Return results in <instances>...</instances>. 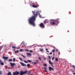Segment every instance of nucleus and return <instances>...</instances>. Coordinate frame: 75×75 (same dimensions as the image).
Listing matches in <instances>:
<instances>
[{"instance_id":"obj_5","label":"nucleus","mask_w":75,"mask_h":75,"mask_svg":"<svg viewBox=\"0 0 75 75\" xmlns=\"http://www.w3.org/2000/svg\"><path fill=\"white\" fill-rule=\"evenodd\" d=\"M10 64H11V67L13 68H14V66L16 65V64H15L14 63H12L10 62Z\"/></svg>"},{"instance_id":"obj_28","label":"nucleus","mask_w":75,"mask_h":75,"mask_svg":"<svg viewBox=\"0 0 75 75\" xmlns=\"http://www.w3.org/2000/svg\"><path fill=\"white\" fill-rule=\"evenodd\" d=\"M21 55H22V57H24V58H25V56H24L23 54H21Z\"/></svg>"},{"instance_id":"obj_17","label":"nucleus","mask_w":75,"mask_h":75,"mask_svg":"<svg viewBox=\"0 0 75 75\" xmlns=\"http://www.w3.org/2000/svg\"><path fill=\"white\" fill-rule=\"evenodd\" d=\"M27 67H28V68L30 67V64H27Z\"/></svg>"},{"instance_id":"obj_52","label":"nucleus","mask_w":75,"mask_h":75,"mask_svg":"<svg viewBox=\"0 0 75 75\" xmlns=\"http://www.w3.org/2000/svg\"><path fill=\"white\" fill-rule=\"evenodd\" d=\"M60 54V52H59V55Z\"/></svg>"},{"instance_id":"obj_43","label":"nucleus","mask_w":75,"mask_h":75,"mask_svg":"<svg viewBox=\"0 0 75 75\" xmlns=\"http://www.w3.org/2000/svg\"><path fill=\"white\" fill-rule=\"evenodd\" d=\"M50 54L51 55V54H52V52H51L50 53Z\"/></svg>"},{"instance_id":"obj_21","label":"nucleus","mask_w":75,"mask_h":75,"mask_svg":"<svg viewBox=\"0 0 75 75\" xmlns=\"http://www.w3.org/2000/svg\"><path fill=\"white\" fill-rule=\"evenodd\" d=\"M27 61H28V62H32V61H30L29 60H28Z\"/></svg>"},{"instance_id":"obj_38","label":"nucleus","mask_w":75,"mask_h":75,"mask_svg":"<svg viewBox=\"0 0 75 75\" xmlns=\"http://www.w3.org/2000/svg\"><path fill=\"white\" fill-rule=\"evenodd\" d=\"M25 51H29V50H28L25 49Z\"/></svg>"},{"instance_id":"obj_48","label":"nucleus","mask_w":75,"mask_h":75,"mask_svg":"<svg viewBox=\"0 0 75 75\" xmlns=\"http://www.w3.org/2000/svg\"><path fill=\"white\" fill-rule=\"evenodd\" d=\"M46 52H49V51L47 50L46 51Z\"/></svg>"},{"instance_id":"obj_30","label":"nucleus","mask_w":75,"mask_h":75,"mask_svg":"<svg viewBox=\"0 0 75 75\" xmlns=\"http://www.w3.org/2000/svg\"><path fill=\"white\" fill-rule=\"evenodd\" d=\"M5 68H6V69H7V68H8V67H7V66H5Z\"/></svg>"},{"instance_id":"obj_55","label":"nucleus","mask_w":75,"mask_h":75,"mask_svg":"<svg viewBox=\"0 0 75 75\" xmlns=\"http://www.w3.org/2000/svg\"><path fill=\"white\" fill-rule=\"evenodd\" d=\"M29 74H30V72L29 71Z\"/></svg>"},{"instance_id":"obj_19","label":"nucleus","mask_w":75,"mask_h":75,"mask_svg":"<svg viewBox=\"0 0 75 75\" xmlns=\"http://www.w3.org/2000/svg\"><path fill=\"white\" fill-rule=\"evenodd\" d=\"M12 47L13 48H14L15 49V48H16V46H13Z\"/></svg>"},{"instance_id":"obj_10","label":"nucleus","mask_w":75,"mask_h":75,"mask_svg":"<svg viewBox=\"0 0 75 75\" xmlns=\"http://www.w3.org/2000/svg\"><path fill=\"white\" fill-rule=\"evenodd\" d=\"M49 21H48V20L46 19L44 21V23L45 24H46V23H49Z\"/></svg>"},{"instance_id":"obj_16","label":"nucleus","mask_w":75,"mask_h":75,"mask_svg":"<svg viewBox=\"0 0 75 75\" xmlns=\"http://www.w3.org/2000/svg\"><path fill=\"white\" fill-rule=\"evenodd\" d=\"M8 75H11V73L9 71L8 74Z\"/></svg>"},{"instance_id":"obj_53","label":"nucleus","mask_w":75,"mask_h":75,"mask_svg":"<svg viewBox=\"0 0 75 75\" xmlns=\"http://www.w3.org/2000/svg\"><path fill=\"white\" fill-rule=\"evenodd\" d=\"M45 50H48V49H46Z\"/></svg>"},{"instance_id":"obj_29","label":"nucleus","mask_w":75,"mask_h":75,"mask_svg":"<svg viewBox=\"0 0 75 75\" xmlns=\"http://www.w3.org/2000/svg\"><path fill=\"white\" fill-rule=\"evenodd\" d=\"M15 61H16V59L15 58H13V62H15Z\"/></svg>"},{"instance_id":"obj_47","label":"nucleus","mask_w":75,"mask_h":75,"mask_svg":"<svg viewBox=\"0 0 75 75\" xmlns=\"http://www.w3.org/2000/svg\"><path fill=\"white\" fill-rule=\"evenodd\" d=\"M17 49H20V47H18L17 48Z\"/></svg>"},{"instance_id":"obj_4","label":"nucleus","mask_w":75,"mask_h":75,"mask_svg":"<svg viewBox=\"0 0 75 75\" xmlns=\"http://www.w3.org/2000/svg\"><path fill=\"white\" fill-rule=\"evenodd\" d=\"M27 71H25L24 72H23L22 71H21L20 73V75H23L24 74H27Z\"/></svg>"},{"instance_id":"obj_54","label":"nucleus","mask_w":75,"mask_h":75,"mask_svg":"<svg viewBox=\"0 0 75 75\" xmlns=\"http://www.w3.org/2000/svg\"><path fill=\"white\" fill-rule=\"evenodd\" d=\"M35 61H39L38 60H36Z\"/></svg>"},{"instance_id":"obj_39","label":"nucleus","mask_w":75,"mask_h":75,"mask_svg":"<svg viewBox=\"0 0 75 75\" xmlns=\"http://www.w3.org/2000/svg\"><path fill=\"white\" fill-rule=\"evenodd\" d=\"M39 17H40V18H41V15H39Z\"/></svg>"},{"instance_id":"obj_56","label":"nucleus","mask_w":75,"mask_h":75,"mask_svg":"<svg viewBox=\"0 0 75 75\" xmlns=\"http://www.w3.org/2000/svg\"><path fill=\"white\" fill-rule=\"evenodd\" d=\"M14 50H16L14 49V50H13V51H14Z\"/></svg>"},{"instance_id":"obj_36","label":"nucleus","mask_w":75,"mask_h":75,"mask_svg":"<svg viewBox=\"0 0 75 75\" xmlns=\"http://www.w3.org/2000/svg\"><path fill=\"white\" fill-rule=\"evenodd\" d=\"M44 69L45 70H46V69H47V68H45V67H44Z\"/></svg>"},{"instance_id":"obj_50","label":"nucleus","mask_w":75,"mask_h":75,"mask_svg":"<svg viewBox=\"0 0 75 75\" xmlns=\"http://www.w3.org/2000/svg\"><path fill=\"white\" fill-rule=\"evenodd\" d=\"M73 75H75V73H73Z\"/></svg>"},{"instance_id":"obj_18","label":"nucleus","mask_w":75,"mask_h":75,"mask_svg":"<svg viewBox=\"0 0 75 75\" xmlns=\"http://www.w3.org/2000/svg\"><path fill=\"white\" fill-rule=\"evenodd\" d=\"M8 61V62H11V61H12V59H9Z\"/></svg>"},{"instance_id":"obj_40","label":"nucleus","mask_w":75,"mask_h":75,"mask_svg":"<svg viewBox=\"0 0 75 75\" xmlns=\"http://www.w3.org/2000/svg\"><path fill=\"white\" fill-rule=\"evenodd\" d=\"M45 72H48V71L46 70H45Z\"/></svg>"},{"instance_id":"obj_49","label":"nucleus","mask_w":75,"mask_h":75,"mask_svg":"<svg viewBox=\"0 0 75 75\" xmlns=\"http://www.w3.org/2000/svg\"><path fill=\"white\" fill-rule=\"evenodd\" d=\"M58 51V50L57 49L56 50V51Z\"/></svg>"},{"instance_id":"obj_27","label":"nucleus","mask_w":75,"mask_h":75,"mask_svg":"<svg viewBox=\"0 0 75 75\" xmlns=\"http://www.w3.org/2000/svg\"><path fill=\"white\" fill-rule=\"evenodd\" d=\"M24 62H25V63H26L27 64V63H28V62H27L25 60L24 61Z\"/></svg>"},{"instance_id":"obj_2","label":"nucleus","mask_w":75,"mask_h":75,"mask_svg":"<svg viewBox=\"0 0 75 75\" xmlns=\"http://www.w3.org/2000/svg\"><path fill=\"white\" fill-rule=\"evenodd\" d=\"M59 23V21L58 20H54V21H52L50 23V24L52 25H57Z\"/></svg>"},{"instance_id":"obj_14","label":"nucleus","mask_w":75,"mask_h":75,"mask_svg":"<svg viewBox=\"0 0 75 75\" xmlns=\"http://www.w3.org/2000/svg\"><path fill=\"white\" fill-rule=\"evenodd\" d=\"M38 62H32V64L33 63L34 65H35V64H37Z\"/></svg>"},{"instance_id":"obj_34","label":"nucleus","mask_w":75,"mask_h":75,"mask_svg":"<svg viewBox=\"0 0 75 75\" xmlns=\"http://www.w3.org/2000/svg\"><path fill=\"white\" fill-rule=\"evenodd\" d=\"M55 49H54L53 50H52V52H54V51H55Z\"/></svg>"},{"instance_id":"obj_31","label":"nucleus","mask_w":75,"mask_h":75,"mask_svg":"<svg viewBox=\"0 0 75 75\" xmlns=\"http://www.w3.org/2000/svg\"><path fill=\"white\" fill-rule=\"evenodd\" d=\"M38 59H40V61H41V60H42L41 59V57H38Z\"/></svg>"},{"instance_id":"obj_58","label":"nucleus","mask_w":75,"mask_h":75,"mask_svg":"<svg viewBox=\"0 0 75 75\" xmlns=\"http://www.w3.org/2000/svg\"><path fill=\"white\" fill-rule=\"evenodd\" d=\"M72 72H74V71H73Z\"/></svg>"},{"instance_id":"obj_41","label":"nucleus","mask_w":75,"mask_h":75,"mask_svg":"<svg viewBox=\"0 0 75 75\" xmlns=\"http://www.w3.org/2000/svg\"><path fill=\"white\" fill-rule=\"evenodd\" d=\"M44 59L45 60H45H46V58H45V57H44Z\"/></svg>"},{"instance_id":"obj_8","label":"nucleus","mask_w":75,"mask_h":75,"mask_svg":"<svg viewBox=\"0 0 75 75\" xmlns=\"http://www.w3.org/2000/svg\"><path fill=\"white\" fill-rule=\"evenodd\" d=\"M20 64L23 67H26L27 66V65H26V64H24V63H22V62H20Z\"/></svg>"},{"instance_id":"obj_12","label":"nucleus","mask_w":75,"mask_h":75,"mask_svg":"<svg viewBox=\"0 0 75 75\" xmlns=\"http://www.w3.org/2000/svg\"><path fill=\"white\" fill-rule=\"evenodd\" d=\"M8 58V57H3V59H6L7 61L8 60L7 59Z\"/></svg>"},{"instance_id":"obj_20","label":"nucleus","mask_w":75,"mask_h":75,"mask_svg":"<svg viewBox=\"0 0 75 75\" xmlns=\"http://www.w3.org/2000/svg\"><path fill=\"white\" fill-rule=\"evenodd\" d=\"M55 60L56 61H58V59H57V58H56Z\"/></svg>"},{"instance_id":"obj_24","label":"nucleus","mask_w":75,"mask_h":75,"mask_svg":"<svg viewBox=\"0 0 75 75\" xmlns=\"http://www.w3.org/2000/svg\"><path fill=\"white\" fill-rule=\"evenodd\" d=\"M19 59H20L21 60V61H23V60H22V59H21V58L20 57H19Z\"/></svg>"},{"instance_id":"obj_51","label":"nucleus","mask_w":75,"mask_h":75,"mask_svg":"<svg viewBox=\"0 0 75 75\" xmlns=\"http://www.w3.org/2000/svg\"><path fill=\"white\" fill-rule=\"evenodd\" d=\"M53 55L54 56L55 55V54L54 53H53Z\"/></svg>"},{"instance_id":"obj_37","label":"nucleus","mask_w":75,"mask_h":75,"mask_svg":"<svg viewBox=\"0 0 75 75\" xmlns=\"http://www.w3.org/2000/svg\"><path fill=\"white\" fill-rule=\"evenodd\" d=\"M55 57H53L52 58V60H54V59Z\"/></svg>"},{"instance_id":"obj_25","label":"nucleus","mask_w":75,"mask_h":75,"mask_svg":"<svg viewBox=\"0 0 75 75\" xmlns=\"http://www.w3.org/2000/svg\"><path fill=\"white\" fill-rule=\"evenodd\" d=\"M72 67H73V68L74 69H75V66H74V65H73Z\"/></svg>"},{"instance_id":"obj_11","label":"nucleus","mask_w":75,"mask_h":75,"mask_svg":"<svg viewBox=\"0 0 75 75\" xmlns=\"http://www.w3.org/2000/svg\"><path fill=\"white\" fill-rule=\"evenodd\" d=\"M49 64H50V65H52V67H54V66H53V64L51 62V60H49Z\"/></svg>"},{"instance_id":"obj_42","label":"nucleus","mask_w":75,"mask_h":75,"mask_svg":"<svg viewBox=\"0 0 75 75\" xmlns=\"http://www.w3.org/2000/svg\"><path fill=\"white\" fill-rule=\"evenodd\" d=\"M0 75H1V71H0Z\"/></svg>"},{"instance_id":"obj_15","label":"nucleus","mask_w":75,"mask_h":75,"mask_svg":"<svg viewBox=\"0 0 75 75\" xmlns=\"http://www.w3.org/2000/svg\"><path fill=\"white\" fill-rule=\"evenodd\" d=\"M67 51H69V52H71L72 51L71 50V49H70V48L68 49L67 50Z\"/></svg>"},{"instance_id":"obj_3","label":"nucleus","mask_w":75,"mask_h":75,"mask_svg":"<svg viewBox=\"0 0 75 75\" xmlns=\"http://www.w3.org/2000/svg\"><path fill=\"white\" fill-rule=\"evenodd\" d=\"M32 4L33 5L32 7L33 8H37L39 6L37 3H32Z\"/></svg>"},{"instance_id":"obj_57","label":"nucleus","mask_w":75,"mask_h":75,"mask_svg":"<svg viewBox=\"0 0 75 75\" xmlns=\"http://www.w3.org/2000/svg\"><path fill=\"white\" fill-rule=\"evenodd\" d=\"M5 47H6V45H5Z\"/></svg>"},{"instance_id":"obj_23","label":"nucleus","mask_w":75,"mask_h":75,"mask_svg":"<svg viewBox=\"0 0 75 75\" xmlns=\"http://www.w3.org/2000/svg\"><path fill=\"white\" fill-rule=\"evenodd\" d=\"M40 51H43V49H40Z\"/></svg>"},{"instance_id":"obj_7","label":"nucleus","mask_w":75,"mask_h":75,"mask_svg":"<svg viewBox=\"0 0 75 75\" xmlns=\"http://www.w3.org/2000/svg\"><path fill=\"white\" fill-rule=\"evenodd\" d=\"M19 74V72L16 71L13 73V75H17Z\"/></svg>"},{"instance_id":"obj_35","label":"nucleus","mask_w":75,"mask_h":75,"mask_svg":"<svg viewBox=\"0 0 75 75\" xmlns=\"http://www.w3.org/2000/svg\"><path fill=\"white\" fill-rule=\"evenodd\" d=\"M44 66H47V64H44Z\"/></svg>"},{"instance_id":"obj_45","label":"nucleus","mask_w":75,"mask_h":75,"mask_svg":"<svg viewBox=\"0 0 75 75\" xmlns=\"http://www.w3.org/2000/svg\"><path fill=\"white\" fill-rule=\"evenodd\" d=\"M1 63V60H0V64Z\"/></svg>"},{"instance_id":"obj_26","label":"nucleus","mask_w":75,"mask_h":75,"mask_svg":"<svg viewBox=\"0 0 75 75\" xmlns=\"http://www.w3.org/2000/svg\"><path fill=\"white\" fill-rule=\"evenodd\" d=\"M18 50H17L15 52V53H18Z\"/></svg>"},{"instance_id":"obj_22","label":"nucleus","mask_w":75,"mask_h":75,"mask_svg":"<svg viewBox=\"0 0 75 75\" xmlns=\"http://www.w3.org/2000/svg\"><path fill=\"white\" fill-rule=\"evenodd\" d=\"M1 65H4V63L3 62L1 63Z\"/></svg>"},{"instance_id":"obj_13","label":"nucleus","mask_w":75,"mask_h":75,"mask_svg":"<svg viewBox=\"0 0 75 75\" xmlns=\"http://www.w3.org/2000/svg\"><path fill=\"white\" fill-rule=\"evenodd\" d=\"M27 55L28 57H29V56H31V54L30 53H27Z\"/></svg>"},{"instance_id":"obj_46","label":"nucleus","mask_w":75,"mask_h":75,"mask_svg":"<svg viewBox=\"0 0 75 75\" xmlns=\"http://www.w3.org/2000/svg\"><path fill=\"white\" fill-rule=\"evenodd\" d=\"M0 48L1 49V48H2V47H1V46H0Z\"/></svg>"},{"instance_id":"obj_33","label":"nucleus","mask_w":75,"mask_h":75,"mask_svg":"<svg viewBox=\"0 0 75 75\" xmlns=\"http://www.w3.org/2000/svg\"><path fill=\"white\" fill-rule=\"evenodd\" d=\"M23 49H21V50H20V52H21V51H23Z\"/></svg>"},{"instance_id":"obj_32","label":"nucleus","mask_w":75,"mask_h":75,"mask_svg":"<svg viewBox=\"0 0 75 75\" xmlns=\"http://www.w3.org/2000/svg\"><path fill=\"white\" fill-rule=\"evenodd\" d=\"M48 57H49V59H51V57H50V56H49Z\"/></svg>"},{"instance_id":"obj_44","label":"nucleus","mask_w":75,"mask_h":75,"mask_svg":"<svg viewBox=\"0 0 75 75\" xmlns=\"http://www.w3.org/2000/svg\"><path fill=\"white\" fill-rule=\"evenodd\" d=\"M29 52H33V51H32L31 50Z\"/></svg>"},{"instance_id":"obj_1","label":"nucleus","mask_w":75,"mask_h":75,"mask_svg":"<svg viewBox=\"0 0 75 75\" xmlns=\"http://www.w3.org/2000/svg\"><path fill=\"white\" fill-rule=\"evenodd\" d=\"M33 14V16L30 17L28 19V21L30 24H31L33 26H35V21L36 18L37 17L38 14L39 15L40 14L41 11H32Z\"/></svg>"},{"instance_id":"obj_6","label":"nucleus","mask_w":75,"mask_h":75,"mask_svg":"<svg viewBox=\"0 0 75 75\" xmlns=\"http://www.w3.org/2000/svg\"><path fill=\"white\" fill-rule=\"evenodd\" d=\"M40 27H42V28H44V25L43 23H41L40 24Z\"/></svg>"},{"instance_id":"obj_9","label":"nucleus","mask_w":75,"mask_h":75,"mask_svg":"<svg viewBox=\"0 0 75 75\" xmlns=\"http://www.w3.org/2000/svg\"><path fill=\"white\" fill-rule=\"evenodd\" d=\"M49 69L50 71H51V70L52 71H54V70L52 67H49Z\"/></svg>"}]
</instances>
